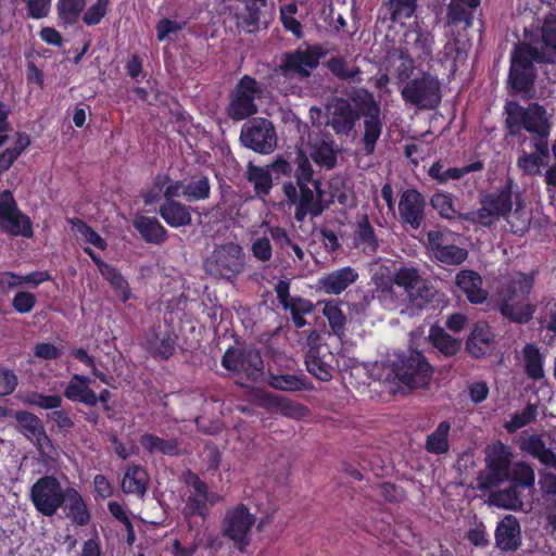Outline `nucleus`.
Listing matches in <instances>:
<instances>
[{
	"label": "nucleus",
	"instance_id": "nucleus-6",
	"mask_svg": "<svg viewBox=\"0 0 556 556\" xmlns=\"http://www.w3.org/2000/svg\"><path fill=\"white\" fill-rule=\"evenodd\" d=\"M514 181L508 176L505 185L491 192L481 194L478 210L462 215V219L482 227H491L513 210Z\"/></svg>",
	"mask_w": 556,
	"mask_h": 556
},
{
	"label": "nucleus",
	"instance_id": "nucleus-10",
	"mask_svg": "<svg viewBox=\"0 0 556 556\" xmlns=\"http://www.w3.org/2000/svg\"><path fill=\"white\" fill-rule=\"evenodd\" d=\"M400 93L406 104L419 110H435L442 101L441 83L428 72L407 81Z\"/></svg>",
	"mask_w": 556,
	"mask_h": 556
},
{
	"label": "nucleus",
	"instance_id": "nucleus-58",
	"mask_svg": "<svg viewBox=\"0 0 556 556\" xmlns=\"http://www.w3.org/2000/svg\"><path fill=\"white\" fill-rule=\"evenodd\" d=\"M475 8H468L466 4L460 3L455 0H451L447 5V18L448 22L453 25H459L460 23H465L466 26H470L472 24V12Z\"/></svg>",
	"mask_w": 556,
	"mask_h": 556
},
{
	"label": "nucleus",
	"instance_id": "nucleus-51",
	"mask_svg": "<svg viewBox=\"0 0 556 556\" xmlns=\"http://www.w3.org/2000/svg\"><path fill=\"white\" fill-rule=\"evenodd\" d=\"M323 314L329 323L332 333L342 339L346 332V317L338 303L327 302L324 305Z\"/></svg>",
	"mask_w": 556,
	"mask_h": 556
},
{
	"label": "nucleus",
	"instance_id": "nucleus-42",
	"mask_svg": "<svg viewBox=\"0 0 556 556\" xmlns=\"http://www.w3.org/2000/svg\"><path fill=\"white\" fill-rule=\"evenodd\" d=\"M523 370L532 380L539 381L544 378V359L540 349L534 343H527L522 349Z\"/></svg>",
	"mask_w": 556,
	"mask_h": 556
},
{
	"label": "nucleus",
	"instance_id": "nucleus-29",
	"mask_svg": "<svg viewBox=\"0 0 556 556\" xmlns=\"http://www.w3.org/2000/svg\"><path fill=\"white\" fill-rule=\"evenodd\" d=\"M455 285L464 292L471 304H482L488 299V291L482 287V278L475 270H460L456 275Z\"/></svg>",
	"mask_w": 556,
	"mask_h": 556
},
{
	"label": "nucleus",
	"instance_id": "nucleus-33",
	"mask_svg": "<svg viewBox=\"0 0 556 556\" xmlns=\"http://www.w3.org/2000/svg\"><path fill=\"white\" fill-rule=\"evenodd\" d=\"M520 450L536 458L542 465L556 470V453L547 447L545 441L540 434H531L521 441Z\"/></svg>",
	"mask_w": 556,
	"mask_h": 556
},
{
	"label": "nucleus",
	"instance_id": "nucleus-11",
	"mask_svg": "<svg viewBox=\"0 0 556 556\" xmlns=\"http://www.w3.org/2000/svg\"><path fill=\"white\" fill-rule=\"evenodd\" d=\"M352 99L364 116V134L362 143L365 154L370 155L375 152L377 141L379 140L383 128V117L381 116L380 103L377 102L374 94L365 88L357 90L355 97Z\"/></svg>",
	"mask_w": 556,
	"mask_h": 556
},
{
	"label": "nucleus",
	"instance_id": "nucleus-32",
	"mask_svg": "<svg viewBox=\"0 0 556 556\" xmlns=\"http://www.w3.org/2000/svg\"><path fill=\"white\" fill-rule=\"evenodd\" d=\"M243 4V11L238 14V26L245 33L255 34L258 31L263 21V8L267 7V0H236Z\"/></svg>",
	"mask_w": 556,
	"mask_h": 556
},
{
	"label": "nucleus",
	"instance_id": "nucleus-50",
	"mask_svg": "<svg viewBox=\"0 0 556 556\" xmlns=\"http://www.w3.org/2000/svg\"><path fill=\"white\" fill-rule=\"evenodd\" d=\"M21 400L28 406L50 412L60 408L63 403V399L60 394H45L38 391H28L21 396Z\"/></svg>",
	"mask_w": 556,
	"mask_h": 556
},
{
	"label": "nucleus",
	"instance_id": "nucleus-34",
	"mask_svg": "<svg viewBox=\"0 0 556 556\" xmlns=\"http://www.w3.org/2000/svg\"><path fill=\"white\" fill-rule=\"evenodd\" d=\"M540 43L538 53L541 55V61L546 64L554 63L556 60V15L549 14L545 17L541 27Z\"/></svg>",
	"mask_w": 556,
	"mask_h": 556
},
{
	"label": "nucleus",
	"instance_id": "nucleus-30",
	"mask_svg": "<svg viewBox=\"0 0 556 556\" xmlns=\"http://www.w3.org/2000/svg\"><path fill=\"white\" fill-rule=\"evenodd\" d=\"M354 247L368 256L378 252L379 240L367 214L359 216L353 230Z\"/></svg>",
	"mask_w": 556,
	"mask_h": 556
},
{
	"label": "nucleus",
	"instance_id": "nucleus-46",
	"mask_svg": "<svg viewBox=\"0 0 556 556\" xmlns=\"http://www.w3.org/2000/svg\"><path fill=\"white\" fill-rule=\"evenodd\" d=\"M0 228L12 237L31 238L34 236L30 218L21 211L0 222Z\"/></svg>",
	"mask_w": 556,
	"mask_h": 556
},
{
	"label": "nucleus",
	"instance_id": "nucleus-21",
	"mask_svg": "<svg viewBox=\"0 0 556 556\" xmlns=\"http://www.w3.org/2000/svg\"><path fill=\"white\" fill-rule=\"evenodd\" d=\"M361 110H356L349 100L337 98L328 119V125L339 137L349 136L359 119Z\"/></svg>",
	"mask_w": 556,
	"mask_h": 556
},
{
	"label": "nucleus",
	"instance_id": "nucleus-41",
	"mask_svg": "<svg viewBox=\"0 0 556 556\" xmlns=\"http://www.w3.org/2000/svg\"><path fill=\"white\" fill-rule=\"evenodd\" d=\"M270 388L287 392L312 390L313 384L305 375L270 374L267 380Z\"/></svg>",
	"mask_w": 556,
	"mask_h": 556
},
{
	"label": "nucleus",
	"instance_id": "nucleus-61",
	"mask_svg": "<svg viewBox=\"0 0 556 556\" xmlns=\"http://www.w3.org/2000/svg\"><path fill=\"white\" fill-rule=\"evenodd\" d=\"M211 187L206 176H201L198 181H191L185 185L182 195L188 201H197L207 199L210 195Z\"/></svg>",
	"mask_w": 556,
	"mask_h": 556
},
{
	"label": "nucleus",
	"instance_id": "nucleus-55",
	"mask_svg": "<svg viewBox=\"0 0 556 556\" xmlns=\"http://www.w3.org/2000/svg\"><path fill=\"white\" fill-rule=\"evenodd\" d=\"M538 416V405L528 403L520 413L513 415L510 420L506 421L504 427L508 433H515L517 430L533 422Z\"/></svg>",
	"mask_w": 556,
	"mask_h": 556
},
{
	"label": "nucleus",
	"instance_id": "nucleus-19",
	"mask_svg": "<svg viewBox=\"0 0 556 556\" xmlns=\"http://www.w3.org/2000/svg\"><path fill=\"white\" fill-rule=\"evenodd\" d=\"M178 345V336L174 329L153 326L146 334L143 348L155 361H168Z\"/></svg>",
	"mask_w": 556,
	"mask_h": 556
},
{
	"label": "nucleus",
	"instance_id": "nucleus-25",
	"mask_svg": "<svg viewBox=\"0 0 556 556\" xmlns=\"http://www.w3.org/2000/svg\"><path fill=\"white\" fill-rule=\"evenodd\" d=\"M496 546L504 552L517 551L521 545V528L516 516L506 515L495 529Z\"/></svg>",
	"mask_w": 556,
	"mask_h": 556
},
{
	"label": "nucleus",
	"instance_id": "nucleus-20",
	"mask_svg": "<svg viewBox=\"0 0 556 556\" xmlns=\"http://www.w3.org/2000/svg\"><path fill=\"white\" fill-rule=\"evenodd\" d=\"M308 149L312 161L326 170L337 164V151L332 135L327 131H316L308 136Z\"/></svg>",
	"mask_w": 556,
	"mask_h": 556
},
{
	"label": "nucleus",
	"instance_id": "nucleus-3",
	"mask_svg": "<svg viewBox=\"0 0 556 556\" xmlns=\"http://www.w3.org/2000/svg\"><path fill=\"white\" fill-rule=\"evenodd\" d=\"M327 54L328 50L320 43L299 46L280 55L279 64L273 71L274 76L282 77L285 80H307Z\"/></svg>",
	"mask_w": 556,
	"mask_h": 556
},
{
	"label": "nucleus",
	"instance_id": "nucleus-16",
	"mask_svg": "<svg viewBox=\"0 0 556 556\" xmlns=\"http://www.w3.org/2000/svg\"><path fill=\"white\" fill-rule=\"evenodd\" d=\"M255 521L256 517L250 511V508L245 504L239 503L226 510L220 531L224 538L232 541L235 546L243 552L250 544L249 535Z\"/></svg>",
	"mask_w": 556,
	"mask_h": 556
},
{
	"label": "nucleus",
	"instance_id": "nucleus-44",
	"mask_svg": "<svg viewBox=\"0 0 556 556\" xmlns=\"http://www.w3.org/2000/svg\"><path fill=\"white\" fill-rule=\"evenodd\" d=\"M429 338L432 345L446 357L455 356L462 349V341L452 337L442 328L431 327Z\"/></svg>",
	"mask_w": 556,
	"mask_h": 556
},
{
	"label": "nucleus",
	"instance_id": "nucleus-60",
	"mask_svg": "<svg viewBox=\"0 0 556 556\" xmlns=\"http://www.w3.org/2000/svg\"><path fill=\"white\" fill-rule=\"evenodd\" d=\"M406 294L409 299V302L418 308H422L427 303L431 301L433 296L428 281L422 278H420V282H418L417 286H414L413 289H409Z\"/></svg>",
	"mask_w": 556,
	"mask_h": 556
},
{
	"label": "nucleus",
	"instance_id": "nucleus-28",
	"mask_svg": "<svg viewBox=\"0 0 556 556\" xmlns=\"http://www.w3.org/2000/svg\"><path fill=\"white\" fill-rule=\"evenodd\" d=\"M90 382L88 376L74 374L63 391L64 397L90 407L97 406V393L90 388Z\"/></svg>",
	"mask_w": 556,
	"mask_h": 556
},
{
	"label": "nucleus",
	"instance_id": "nucleus-37",
	"mask_svg": "<svg viewBox=\"0 0 556 556\" xmlns=\"http://www.w3.org/2000/svg\"><path fill=\"white\" fill-rule=\"evenodd\" d=\"M406 48L412 49L418 59L426 60L432 54L433 36L421 28L408 29L404 35Z\"/></svg>",
	"mask_w": 556,
	"mask_h": 556
},
{
	"label": "nucleus",
	"instance_id": "nucleus-4",
	"mask_svg": "<svg viewBox=\"0 0 556 556\" xmlns=\"http://www.w3.org/2000/svg\"><path fill=\"white\" fill-rule=\"evenodd\" d=\"M388 368V377L392 375L394 380L410 390L426 388L433 375V368L427 357L414 350L394 353Z\"/></svg>",
	"mask_w": 556,
	"mask_h": 556
},
{
	"label": "nucleus",
	"instance_id": "nucleus-27",
	"mask_svg": "<svg viewBox=\"0 0 556 556\" xmlns=\"http://www.w3.org/2000/svg\"><path fill=\"white\" fill-rule=\"evenodd\" d=\"M65 516L76 527H86L91 521L90 509L81 493L74 486H67L62 507Z\"/></svg>",
	"mask_w": 556,
	"mask_h": 556
},
{
	"label": "nucleus",
	"instance_id": "nucleus-56",
	"mask_svg": "<svg viewBox=\"0 0 556 556\" xmlns=\"http://www.w3.org/2000/svg\"><path fill=\"white\" fill-rule=\"evenodd\" d=\"M306 368L309 374L320 381H329L332 378V367L327 364L323 358L313 351L306 356Z\"/></svg>",
	"mask_w": 556,
	"mask_h": 556
},
{
	"label": "nucleus",
	"instance_id": "nucleus-26",
	"mask_svg": "<svg viewBox=\"0 0 556 556\" xmlns=\"http://www.w3.org/2000/svg\"><path fill=\"white\" fill-rule=\"evenodd\" d=\"M425 200L416 190H407L403 193L399 212L403 224L409 225L413 229H418L424 222Z\"/></svg>",
	"mask_w": 556,
	"mask_h": 556
},
{
	"label": "nucleus",
	"instance_id": "nucleus-8",
	"mask_svg": "<svg viewBox=\"0 0 556 556\" xmlns=\"http://www.w3.org/2000/svg\"><path fill=\"white\" fill-rule=\"evenodd\" d=\"M507 481L510 484L506 489L490 494L489 503L498 508L521 510L523 501L520 489H531L535 484V472L532 465L525 460L511 464Z\"/></svg>",
	"mask_w": 556,
	"mask_h": 556
},
{
	"label": "nucleus",
	"instance_id": "nucleus-2",
	"mask_svg": "<svg viewBox=\"0 0 556 556\" xmlns=\"http://www.w3.org/2000/svg\"><path fill=\"white\" fill-rule=\"evenodd\" d=\"M505 128L511 137L520 135L521 130L531 134L530 140H548L552 123L546 109L536 102L527 108L516 101L505 104Z\"/></svg>",
	"mask_w": 556,
	"mask_h": 556
},
{
	"label": "nucleus",
	"instance_id": "nucleus-62",
	"mask_svg": "<svg viewBox=\"0 0 556 556\" xmlns=\"http://www.w3.org/2000/svg\"><path fill=\"white\" fill-rule=\"evenodd\" d=\"M73 226H76L78 231L84 235L87 242L91 243L100 250H105L108 247L106 241L86 222L80 218H73L70 220Z\"/></svg>",
	"mask_w": 556,
	"mask_h": 556
},
{
	"label": "nucleus",
	"instance_id": "nucleus-7",
	"mask_svg": "<svg viewBox=\"0 0 556 556\" xmlns=\"http://www.w3.org/2000/svg\"><path fill=\"white\" fill-rule=\"evenodd\" d=\"M540 58L536 46L525 42L515 46L508 73L511 94L529 93L533 90L538 76L534 62L544 63Z\"/></svg>",
	"mask_w": 556,
	"mask_h": 556
},
{
	"label": "nucleus",
	"instance_id": "nucleus-38",
	"mask_svg": "<svg viewBox=\"0 0 556 556\" xmlns=\"http://www.w3.org/2000/svg\"><path fill=\"white\" fill-rule=\"evenodd\" d=\"M134 226L148 243L161 244L167 239V230L155 217L139 216Z\"/></svg>",
	"mask_w": 556,
	"mask_h": 556
},
{
	"label": "nucleus",
	"instance_id": "nucleus-40",
	"mask_svg": "<svg viewBox=\"0 0 556 556\" xmlns=\"http://www.w3.org/2000/svg\"><path fill=\"white\" fill-rule=\"evenodd\" d=\"M159 214L173 228L187 226L191 223L189 208L177 201H165L159 207Z\"/></svg>",
	"mask_w": 556,
	"mask_h": 556
},
{
	"label": "nucleus",
	"instance_id": "nucleus-23",
	"mask_svg": "<svg viewBox=\"0 0 556 556\" xmlns=\"http://www.w3.org/2000/svg\"><path fill=\"white\" fill-rule=\"evenodd\" d=\"M495 334L486 321H477L466 340V351L473 358L491 355L495 349Z\"/></svg>",
	"mask_w": 556,
	"mask_h": 556
},
{
	"label": "nucleus",
	"instance_id": "nucleus-45",
	"mask_svg": "<svg viewBox=\"0 0 556 556\" xmlns=\"http://www.w3.org/2000/svg\"><path fill=\"white\" fill-rule=\"evenodd\" d=\"M327 70L340 80H351L359 84L362 81L361 74L362 70L359 66L350 68L348 61L342 55L331 56L324 64Z\"/></svg>",
	"mask_w": 556,
	"mask_h": 556
},
{
	"label": "nucleus",
	"instance_id": "nucleus-57",
	"mask_svg": "<svg viewBox=\"0 0 556 556\" xmlns=\"http://www.w3.org/2000/svg\"><path fill=\"white\" fill-rule=\"evenodd\" d=\"M390 278L394 285L404 288L405 292H407L420 282L421 276L415 267L401 266L395 269Z\"/></svg>",
	"mask_w": 556,
	"mask_h": 556
},
{
	"label": "nucleus",
	"instance_id": "nucleus-1",
	"mask_svg": "<svg viewBox=\"0 0 556 556\" xmlns=\"http://www.w3.org/2000/svg\"><path fill=\"white\" fill-rule=\"evenodd\" d=\"M535 282V273L515 270L503 276L493 294L495 308L507 321L526 325L536 311L530 295Z\"/></svg>",
	"mask_w": 556,
	"mask_h": 556
},
{
	"label": "nucleus",
	"instance_id": "nucleus-36",
	"mask_svg": "<svg viewBox=\"0 0 556 556\" xmlns=\"http://www.w3.org/2000/svg\"><path fill=\"white\" fill-rule=\"evenodd\" d=\"M194 494L189 495L184 510L185 517L200 516L205 518L208 511V486L199 477L194 476L191 483Z\"/></svg>",
	"mask_w": 556,
	"mask_h": 556
},
{
	"label": "nucleus",
	"instance_id": "nucleus-63",
	"mask_svg": "<svg viewBox=\"0 0 556 556\" xmlns=\"http://www.w3.org/2000/svg\"><path fill=\"white\" fill-rule=\"evenodd\" d=\"M399 65L395 68V75L396 79L401 84H406L412 78V75L414 73V60L413 58L407 53V49H401L400 55H399Z\"/></svg>",
	"mask_w": 556,
	"mask_h": 556
},
{
	"label": "nucleus",
	"instance_id": "nucleus-49",
	"mask_svg": "<svg viewBox=\"0 0 556 556\" xmlns=\"http://www.w3.org/2000/svg\"><path fill=\"white\" fill-rule=\"evenodd\" d=\"M263 400L267 407L278 409L286 417L301 416L302 412L307 409L305 406L276 393H266Z\"/></svg>",
	"mask_w": 556,
	"mask_h": 556
},
{
	"label": "nucleus",
	"instance_id": "nucleus-12",
	"mask_svg": "<svg viewBox=\"0 0 556 556\" xmlns=\"http://www.w3.org/2000/svg\"><path fill=\"white\" fill-rule=\"evenodd\" d=\"M244 253L241 245L228 242L217 245L204 261L207 275L230 280L244 269Z\"/></svg>",
	"mask_w": 556,
	"mask_h": 556
},
{
	"label": "nucleus",
	"instance_id": "nucleus-35",
	"mask_svg": "<svg viewBox=\"0 0 556 556\" xmlns=\"http://www.w3.org/2000/svg\"><path fill=\"white\" fill-rule=\"evenodd\" d=\"M149 473L140 465L129 466L122 480V491L126 494H134L143 497L148 491Z\"/></svg>",
	"mask_w": 556,
	"mask_h": 556
},
{
	"label": "nucleus",
	"instance_id": "nucleus-52",
	"mask_svg": "<svg viewBox=\"0 0 556 556\" xmlns=\"http://www.w3.org/2000/svg\"><path fill=\"white\" fill-rule=\"evenodd\" d=\"M433 249L437 260L446 265H460L468 257V251L454 244H437Z\"/></svg>",
	"mask_w": 556,
	"mask_h": 556
},
{
	"label": "nucleus",
	"instance_id": "nucleus-48",
	"mask_svg": "<svg viewBox=\"0 0 556 556\" xmlns=\"http://www.w3.org/2000/svg\"><path fill=\"white\" fill-rule=\"evenodd\" d=\"M51 279L48 271H31L25 276H20L11 271L0 274V287L8 286L14 288L23 283H29L34 287Z\"/></svg>",
	"mask_w": 556,
	"mask_h": 556
},
{
	"label": "nucleus",
	"instance_id": "nucleus-9",
	"mask_svg": "<svg viewBox=\"0 0 556 556\" xmlns=\"http://www.w3.org/2000/svg\"><path fill=\"white\" fill-rule=\"evenodd\" d=\"M513 452L502 441L488 445L485 448V470L477 478L480 491H491L501 486L509 479V470L513 464Z\"/></svg>",
	"mask_w": 556,
	"mask_h": 556
},
{
	"label": "nucleus",
	"instance_id": "nucleus-43",
	"mask_svg": "<svg viewBox=\"0 0 556 556\" xmlns=\"http://www.w3.org/2000/svg\"><path fill=\"white\" fill-rule=\"evenodd\" d=\"M450 431L451 422L447 420L441 421L437 428L427 435L425 448L427 452L434 455H442L450 451Z\"/></svg>",
	"mask_w": 556,
	"mask_h": 556
},
{
	"label": "nucleus",
	"instance_id": "nucleus-31",
	"mask_svg": "<svg viewBox=\"0 0 556 556\" xmlns=\"http://www.w3.org/2000/svg\"><path fill=\"white\" fill-rule=\"evenodd\" d=\"M358 279V273L351 266L336 269L319 279V286L327 294L339 295Z\"/></svg>",
	"mask_w": 556,
	"mask_h": 556
},
{
	"label": "nucleus",
	"instance_id": "nucleus-17",
	"mask_svg": "<svg viewBox=\"0 0 556 556\" xmlns=\"http://www.w3.org/2000/svg\"><path fill=\"white\" fill-rule=\"evenodd\" d=\"M240 141L257 153H271L277 147V134L273 122L264 117L248 119L241 128Z\"/></svg>",
	"mask_w": 556,
	"mask_h": 556
},
{
	"label": "nucleus",
	"instance_id": "nucleus-54",
	"mask_svg": "<svg viewBox=\"0 0 556 556\" xmlns=\"http://www.w3.org/2000/svg\"><path fill=\"white\" fill-rule=\"evenodd\" d=\"M59 17L68 25L78 22L81 12L86 8V0H59L58 4Z\"/></svg>",
	"mask_w": 556,
	"mask_h": 556
},
{
	"label": "nucleus",
	"instance_id": "nucleus-24",
	"mask_svg": "<svg viewBox=\"0 0 556 556\" xmlns=\"http://www.w3.org/2000/svg\"><path fill=\"white\" fill-rule=\"evenodd\" d=\"M532 152L521 151L517 166L522 174H542L541 168L549 164L551 153L548 140H530Z\"/></svg>",
	"mask_w": 556,
	"mask_h": 556
},
{
	"label": "nucleus",
	"instance_id": "nucleus-18",
	"mask_svg": "<svg viewBox=\"0 0 556 556\" xmlns=\"http://www.w3.org/2000/svg\"><path fill=\"white\" fill-rule=\"evenodd\" d=\"M275 292L281 307L290 313L294 327L296 329L304 328L307 325L304 315L314 313V303L300 295L291 296L290 281L287 279L278 280L275 285Z\"/></svg>",
	"mask_w": 556,
	"mask_h": 556
},
{
	"label": "nucleus",
	"instance_id": "nucleus-64",
	"mask_svg": "<svg viewBox=\"0 0 556 556\" xmlns=\"http://www.w3.org/2000/svg\"><path fill=\"white\" fill-rule=\"evenodd\" d=\"M37 299L36 295L28 291H17L12 300V306L15 312L20 314L30 313L35 305Z\"/></svg>",
	"mask_w": 556,
	"mask_h": 556
},
{
	"label": "nucleus",
	"instance_id": "nucleus-15",
	"mask_svg": "<svg viewBox=\"0 0 556 556\" xmlns=\"http://www.w3.org/2000/svg\"><path fill=\"white\" fill-rule=\"evenodd\" d=\"M262 93L258 81L243 75L229 93V104L226 109L228 117L232 121H243L257 112L255 98Z\"/></svg>",
	"mask_w": 556,
	"mask_h": 556
},
{
	"label": "nucleus",
	"instance_id": "nucleus-14",
	"mask_svg": "<svg viewBox=\"0 0 556 556\" xmlns=\"http://www.w3.org/2000/svg\"><path fill=\"white\" fill-rule=\"evenodd\" d=\"M220 364L228 371L238 372L250 382L258 381L264 375L263 358L260 351L253 345L228 348Z\"/></svg>",
	"mask_w": 556,
	"mask_h": 556
},
{
	"label": "nucleus",
	"instance_id": "nucleus-59",
	"mask_svg": "<svg viewBox=\"0 0 556 556\" xmlns=\"http://www.w3.org/2000/svg\"><path fill=\"white\" fill-rule=\"evenodd\" d=\"M376 288L371 292L370 299L378 300L383 306H389L395 302V293L391 278H381L375 281Z\"/></svg>",
	"mask_w": 556,
	"mask_h": 556
},
{
	"label": "nucleus",
	"instance_id": "nucleus-39",
	"mask_svg": "<svg viewBox=\"0 0 556 556\" xmlns=\"http://www.w3.org/2000/svg\"><path fill=\"white\" fill-rule=\"evenodd\" d=\"M139 443L151 455L160 453L167 456H177L179 454V442L175 438L166 440L146 432L140 435Z\"/></svg>",
	"mask_w": 556,
	"mask_h": 556
},
{
	"label": "nucleus",
	"instance_id": "nucleus-22",
	"mask_svg": "<svg viewBox=\"0 0 556 556\" xmlns=\"http://www.w3.org/2000/svg\"><path fill=\"white\" fill-rule=\"evenodd\" d=\"M14 419L25 437L35 439V445L41 454H45L47 448H53L52 441L46 432L43 422L37 415L27 410H16Z\"/></svg>",
	"mask_w": 556,
	"mask_h": 556
},
{
	"label": "nucleus",
	"instance_id": "nucleus-5",
	"mask_svg": "<svg viewBox=\"0 0 556 556\" xmlns=\"http://www.w3.org/2000/svg\"><path fill=\"white\" fill-rule=\"evenodd\" d=\"M298 187L292 184L283 185V193L289 204H295L294 218L302 223L307 215L317 217L327 208L328 202L323 200L325 192L320 189V181L314 176H295Z\"/></svg>",
	"mask_w": 556,
	"mask_h": 556
},
{
	"label": "nucleus",
	"instance_id": "nucleus-53",
	"mask_svg": "<svg viewBox=\"0 0 556 556\" xmlns=\"http://www.w3.org/2000/svg\"><path fill=\"white\" fill-rule=\"evenodd\" d=\"M390 13V21L402 23L410 18L417 9V0H388L386 3Z\"/></svg>",
	"mask_w": 556,
	"mask_h": 556
},
{
	"label": "nucleus",
	"instance_id": "nucleus-47",
	"mask_svg": "<svg viewBox=\"0 0 556 556\" xmlns=\"http://www.w3.org/2000/svg\"><path fill=\"white\" fill-rule=\"evenodd\" d=\"M100 274L111 285L114 292L123 303H126L130 300L131 290L127 280L124 278L117 267L112 264H108L103 268H100Z\"/></svg>",
	"mask_w": 556,
	"mask_h": 556
},
{
	"label": "nucleus",
	"instance_id": "nucleus-13",
	"mask_svg": "<svg viewBox=\"0 0 556 556\" xmlns=\"http://www.w3.org/2000/svg\"><path fill=\"white\" fill-rule=\"evenodd\" d=\"M67 488L54 475H43L29 489V501L45 517L54 516L62 507Z\"/></svg>",
	"mask_w": 556,
	"mask_h": 556
}]
</instances>
